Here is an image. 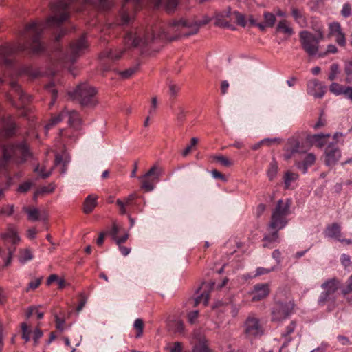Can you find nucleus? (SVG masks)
Masks as SVG:
<instances>
[{
    "label": "nucleus",
    "mask_w": 352,
    "mask_h": 352,
    "mask_svg": "<svg viewBox=\"0 0 352 352\" xmlns=\"http://www.w3.org/2000/svg\"><path fill=\"white\" fill-rule=\"evenodd\" d=\"M214 159L217 162H220L224 166L228 167L232 164V163L230 161V160L228 157L223 155L215 156L214 157Z\"/></svg>",
    "instance_id": "52"
},
{
    "label": "nucleus",
    "mask_w": 352,
    "mask_h": 352,
    "mask_svg": "<svg viewBox=\"0 0 352 352\" xmlns=\"http://www.w3.org/2000/svg\"><path fill=\"white\" fill-rule=\"evenodd\" d=\"M1 213L7 216H11L14 212V205H7L2 208Z\"/></svg>",
    "instance_id": "57"
},
{
    "label": "nucleus",
    "mask_w": 352,
    "mask_h": 352,
    "mask_svg": "<svg viewBox=\"0 0 352 352\" xmlns=\"http://www.w3.org/2000/svg\"><path fill=\"white\" fill-rule=\"evenodd\" d=\"M21 155L22 161L25 160L30 155L28 146L26 144L23 143L16 146H7L3 147V158L0 159V170L3 168L8 160L12 156Z\"/></svg>",
    "instance_id": "8"
},
{
    "label": "nucleus",
    "mask_w": 352,
    "mask_h": 352,
    "mask_svg": "<svg viewBox=\"0 0 352 352\" xmlns=\"http://www.w3.org/2000/svg\"><path fill=\"white\" fill-rule=\"evenodd\" d=\"M315 36L309 31L304 30L299 33L300 42L302 49L310 56H319V43L324 38V32L320 28L316 30Z\"/></svg>",
    "instance_id": "5"
},
{
    "label": "nucleus",
    "mask_w": 352,
    "mask_h": 352,
    "mask_svg": "<svg viewBox=\"0 0 352 352\" xmlns=\"http://www.w3.org/2000/svg\"><path fill=\"white\" fill-rule=\"evenodd\" d=\"M298 175L290 171H287L285 174L284 183L286 188H289L292 182L297 180Z\"/></svg>",
    "instance_id": "36"
},
{
    "label": "nucleus",
    "mask_w": 352,
    "mask_h": 352,
    "mask_svg": "<svg viewBox=\"0 0 352 352\" xmlns=\"http://www.w3.org/2000/svg\"><path fill=\"white\" fill-rule=\"evenodd\" d=\"M138 69L137 67L129 68L125 71L121 72V75L123 78H127L131 76Z\"/></svg>",
    "instance_id": "60"
},
{
    "label": "nucleus",
    "mask_w": 352,
    "mask_h": 352,
    "mask_svg": "<svg viewBox=\"0 0 352 352\" xmlns=\"http://www.w3.org/2000/svg\"><path fill=\"white\" fill-rule=\"evenodd\" d=\"M342 95L352 102V87L346 86Z\"/></svg>",
    "instance_id": "62"
},
{
    "label": "nucleus",
    "mask_w": 352,
    "mask_h": 352,
    "mask_svg": "<svg viewBox=\"0 0 352 352\" xmlns=\"http://www.w3.org/2000/svg\"><path fill=\"white\" fill-rule=\"evenodd\" d=\"M344 72L347 76V78L346 79V82H351L352 78H349V76H352V62H349L347 64H346L344 67Z\"/></svg>",
    "instance_id": "56"
},
{
    "label": "nucleus",
    "mask_w": 352,
    "mask_h": 352,
    "mask_svg": "<svg viewBox=\"0 0 352 352\" xmlns=\"http://www.w3.org/2000/svg\"><path fill=\"white\" fill-rule=\"evenodd\" d=\"M283 151V159L286 161L289 160L296 154L301 153L300 142L294 137L289 138L285 143Z\"/></svg>",
    "instance_id": "13"
},
{
    "label": "nucleus",
    "mask_w": 352,
    "mask_h": 352,
    "mask_svg": "<svg viewBox=\"0 0 352 352\" xmlns=\"http://www.w3.org/2000/svg\"><path fill=\"white\" fill-rule=\"evenodd\" d=\"M34 171L36 172L43 178L48 177L51 175V173H52L51 170L45 172L44 168H40V167L38 166L35 168Z\"/></svg>",
    "instance_id": "61"
},
{
    "label": "nucleus",
    "mask_w": 352,
    "mask_h": 352,
    "mask_svg": "<svg viewBox=\"0 0 352 352\" xmlns=\"http://www.w3.org/2000/svg\"><path fill=\"white\" fill-rule=\"evenodd\" d=\"M338 52V48L336 45L330 44L327 46V50L324 53L319 54V57H322L328 54H336Z\"/></svg>",
    "instance_id": "55"
},
{
    "label": "nucleus",
    "mask_w": 352,
    "mask_h": 352,
    "mask_svg": "<svg viewBox=\"0 0 352 352\" xmlns=\"http://www.w3.org/2000/svg\"><path fill=\"white\" fill-rule=\"evenodd\" d=\"M270 292V285L268 283H259L254 286L253 289L249 292L252 297V301L257 302L265 298Z\"/></svg>",
    "instance_id": "14"
},
{
    "label": "nucleus",
    "mask_w": 352,
    "mask_h": 352,
    "mask_svg": "<svg viewBox=\"0 0 352 352\" xmlns=\"http://www.w3.org/2000/svg\"><path fill=\"white\" fill-rule=\"evenodd\" d=\"M163 169L156 165L153 166L150 170L142 177H140L142 188L147 192L154 189L155 184L160 179Z\"/></svg>",
    "instance_id": "10"
},
{
    "label": "nucleus",
    "mask_w": 352,
    "mask_h": 352,
    "mask_svg": "<svg viewBox=\"0 0 352 352\" xmlns=\"http://www.w3.org/2000/svg\"><path fill=\"white\" fill-rule=\"evenodd\" d=\"M276 267H272L270 268H265L263 267H257L256 270V276L264 275L270 273L271 272H273L276 270Z\"/></svg>",
    "instance_id": "48"
},
{
    "label": "nucleus",
    "mask_w": 352,
    "mask_h": 352,
    "mask_svg": "<svg viewBox=\"0 0 352 352\" xmlns=\"http://www.w3.org/2000/svg\"><path fill=\"white\" fill-rule=\"evenodd\" d=\"M206 340L205 334L201 329H195L192 335L191 344L192 342H205Z\"/></svg>",
    "instance_id": "33"
},
{
    "label": "nucleus",
    "mask_w": 352,
    "mask_h": 352,
    "mask_svg": "<svg viewBox=\"0 0 352 352\" xmlns=\"http://www.w3.org/2000/svg\"><path fill=\"white\" fill-rule=\"evenodd\" d=\"M232 19H235L237 23L243 27L245 26L246 21L243 14L239 12H234L232 13Z\"/></svg>",
    "instance_id": "43"
},
{
    "label": "nucleus",
    "mask_w": 352,
    "mask_h": 352,
    "mask_svg": "<svg viewBox=\"0 0 352 352\" xmlns=\"http://www.w3.org/2000/svg\"><path fill=\"white\" fill-rule=\"evenodd\" d=\"M98 197L94 195H89L84 202L83 211L86 214L91 213L97 206Z\"/></svg>",
    "instance_id": "26"
},
{
    "label": "nucleus",
    "mask_w": 352,
    "mask_h": 352,
    "mask_svg": "<svg viewBox=\"0 0 352 352\" xmlns=\"http://www.w3.org/2000/svg\"><path fill=\"white\" fill-rule=\"evenodd\" d=\"M67 164V162H66V161L63 162V157L60 155H58V154L56 155L55 165L56 166L62 165V170H61L62 173H65L66 172Z\"/></svg>",
    "instance_id": "49"
},
{
    "label": "nucleus",
    "mask_w": 352,
    "mask_h": 352,
    "mask_svg": "<svg viewBox=\"0 0 352 352\" xmlns=\"http://www.w3.org/2000/svg\"><path fill=\"white\" fill-rule=\"evenodd\" d=\"M173 324L175 325L174 331L175 332H179V333L183 332V331L184 329V323L182 320H176L173 322Z\"/></svg>",
    "instance_id": "58"
},
{
    "label": "nucleus",
    "mask_w": 352,
    "mask_h": 352,
    "mask_svg": "<svg viewBox=\"0 0 352 352\" xmlns=\"http://www.w3.org/2000/svg\"><path fill=\"white\" fill-rule=\"evenodd\" d=\"M291 200L279 199L274 208L272 210L270 221L267 229L269 233L263 238L264 248L269 247L272 243L278 239V231L283 229L287 224V216L290 214Z\"/></svg>",
    "instance_id": "3"
},
{
    "label": "nucleus",
    "mask_w": 352,
    "mask_h": 352,
    "mask_svg": "<svg viewBox=\"0 0 352 352\" xmlns=\"http://www.w3.org/2000/svg\"><path fill=\"white\" fill-rule=\"evenodd\" d=\"M341 31L342 30L340 23L335 22L329 24V36H333Z\"/></svg>",
    "instance_id": "45"
},
{
    "label": "nucleus",
    "mask_w": 352,
    "mask_h": 352,
    "mask_svg": "<svg viewBox=\"0 0 352 352\" xmlns=\"http://www.w3.org/2000/svg\"><path fill=\"white\" fill-rule=\"evenodd\" d=\"M140 1L141 0H124V6L121 12V20L122 25L127 24L131 21V17L128 15V13L124 8L126 4H131V6L136 9Z\"/></svg>",
    "instance_id": "25"
},
{
    "label": "nucleus",
    "mask_w": 352,
    "mask_h": 352,
    "mask_svg": "<svg viewBox=\"0 0 352 352\" xmlns=\"http://www.w3.org/2000/svg\"><path fill=\"white\" fill-rule=\"evenodd\" d=\"M198 142V140L197 138H192L191 139V144L186 146V148L182 152V155L184 157H186L187 156L189 153L192 150V147L194 146L195 145H196V144Z\"/></svg>",
    "instance_id": "54"
},
{
    "label": "nucleus",
    "mask_w": 352,
    "mask_h": 352,
    "mask_svg": "<svg viewBox=\"0 0 352 352\" xmlns=\"http://www.w3.org/2000/svg\"><path fill=\"white\" fill-rule=\"evenodd\" d=\"M164 38L170 37L166 34H160L158 26L154 28L131 29L124 36V50L107 49L101 54V56L116 61L122 57L126 48L130 47H139L144 52H157L162 46Z\"/></svg>",
    "instance_id": "2"
},
{
    "label": "nucleus",
    "mask_w": 352,
    "mask_h": 352,
    "mask_svg": "<svg viewBox=\"0 0 352 352\" xmlns=\"http://www.w3.org/2000/svg\"><path fill=\"white\" fill-rule=\"evenodd\" d=\"M41 280H42V277L37 278L32 280L28 284V286L26 288L25 292H28L30 290H34L35 289H36L41 285Z\"/></svg>",
    "instance_id": "46"
},
{
    "label": "nucleus",
    "mask_w": 352,
    "mask_h": 352,
    "mask_svg": "<svg viewBox=\"0 0 352 352\" xmlns=\"http://www.w3.org/2000/svg\"><path fill=\"white\" fill-rule=\"evenodd\" d=\"M87 48V43L84 36L71 44L65 56L66 62L74 63Z\"/></svg>",
    "instance_id": "12"
},
{
    "label": "nucleus",
    "mask_w": 352,
    "mask_h": 352,
    "mask_svg": "<svg viewBox=\"0 0 352 352\" xmlns=\"http://www.w3.org/2000/svg\"><path fill=\"white\" fill-rule=\"evenodd\" d=\"M22 329V338L25 340V342H28L30 340V333L31 331L28 329V324L25 322L21 324Z\"/></svg>",
    "instance_id": "47"
},
{
    "label": "nucleus",
    "mask_w": 352,
    "mask_h": 352,
    "mask_svg": "<svg viewBox=\"0 0 352 352\" xmlns=\"http://www.w3.org/2000/svg\"><path fill=\"white\" fill-rule=\"evenodd\" d=\"M65 113L64 109H63L58 114L52 116L45 125V130L47 131L61 122L65 118Z\"/></svg>",
    "instance_id": "27"
},
{
    "label": "nucleus",
    "mask_w": 352,
    "mask_h": 352,
    "mask_svg": "<svg viewBox=\"0 0 352 352\" xmlns=\"http://www.w3.org/2000/svg\"><path fill=\"white\" fill-rule=\"evenodd\" d=\"M243 331L248 338L260 336L264 332L260 319L254 314H250L247 317L244 322Z\"/></svg>",
    "instance_id": "9"
},
{
    "label": "nucleus",
    "mask_w": 352,
    "mask_h": 352,
    "mask_svg": "<svg viewBox=\"0 0 352 352\" xmlns=\"http://www.w3.org/2000/svg\"><path fill=\"white\" fill-rule=\"evenodd\" d=\"M165 349L169 352H182V345L181 342H177L167 344Z\"/></svg>",
    "instance_id": "44"
},
{
    "label": "nucleus",
    "mask_w": 352,
    "mask_h": 352,
    "mask_svg": "<svg viewBox=\"0 0 352 352\" xmlns=\"http://www.w3.org/2000/svg\"><path fill=\"white\" fill-rule=\"evenodd\" d=\"M316 160V155L312 153H309L305 155L302 162H296L295 164L298 169L305 174L307 172L308 168L314 164Z\"/></svg>",
    "instance_id": "21"
},
{
    "label": "nucleus",
    "mask_w": 352,
    "mask_h": 352,
    "mask_svg": "<svg viewBox=\"0 0 352 352\" xmlns=\"http://www.w3.org/2000/svg\"><path fill=\"white\" fill-rule=\"evenodd\" d=\"M307 92L315 98H322L325 94V87L317 80H310L307 83Z\"/></svg>",
    "instance_id": "17"
},
{
    "label": "nucleus",
    "mask_w": 352,
    "mask_h": 352,
    "mask_svg": "<svg viewBox=\"0 0 352 352\" xmlns=\"http://www.w3.org/2000/svg\"><path fill=\"white\" fill-rule=\"evenodd\" d=\"M232 19V12L230 9H228L215 14L214 25L221 28H229L231 26Z\"/></svg>",
    "instance_id": "18"
},
{
    "label": "nucleus",
    "mask_w": 352,
    "mask_h": 352,
    "mask_svg": "<svg viewBox=\"0 0 352 352\" xmlns=\"http://www.w3.org/2000/svg\"><path fill=\"white\" fill-rule=\"evenodd\" d=\"M207 343V340L205 342H192V352H210Z\"/></svg>",
    "instance_id": "32"
},
{
    "label": "nucleus",
    "mask_w": 352,
    "mask_h": 352,
    "mask_svg": "<svg viewBox=\"0 0 352 352\" xmlns=\"http://www.w3.org/2000/svg\"><path fill=\"white\" fill-rule=\"evenodd\" d=\"M341 13L344 17H348L351 14V8L349 3L343 6Z\"/></svg>",
    "instance_id": "64"
},
{
    "label": "nucleus",
    "mask_w": 352,
    "mask_h": 352,
    "mask_svg": "<svg viewBox=\"0 0 352 352\" xmlns=\"http://www.w3.org/2000/svg\"><path fill=\"white\" fill-rule=\"evenodd\" d=\"M296 322L294 321L291 322L290 324L288 326H287L285 331L282 333V336L285 338L289 336L291 333L294 332V331L296 329Z\"/></svg>",
    "instance_id": "53"
},
{
    "label": "nucleus",
    "mask_w": 352,
    "mask_h": 352,
    "mask_svg": "<svg viewBox=\"0 0 352 352\" xmlns=\"http://www.w3.org/2000/svg\"><path fill=\"white\" fill-rule=\"evenodd\" d=\"M209 297V292H203L195 300V305L196 306L200 303H203L205 306H206L208 305Z\"/></svg>",
    "instance_id": "42"
},
{
    "label": "nucleus",
    "mask_w": 352,
    "mask_h": 352,
    "mask_svg": "<svg viewBox=\"0 0 352 352\" xmlns=\"http://www.w3.org/2000/svg\"><path fill=\"white\" fill-rule=\"evenodd\" d=\"M96 94V89L86 83L80 85L76 90V97L82 106L86 107H94L97 104Z\"/></svg>",
    "instance_id": "7"
},
{
    "label": "nucleus",
    "mask_w": 352,
    "mask_h": 352,
    "mask_svg": "<svg viewBox=\"0 0 352 352\" xmlns=\"http://www.w3.org/2000/svg\"><path fill=\"white\" fill-rule=\"evenodd\" d=\"M120 228L118 225L114 223L109 233L113 240L116 241L117 238L118 237V235L120 232Z\"/></svg>",
    "instance_id": "59"
},
{
    "label": "nucleus",
    "mask_w": 352,
    "mask_h": 352,
    "mask_svg": "<svg viewBox=\"0 0 352 352\" xmlns=\"http://www.w3.org/2000/svg\"><path fill=\"white\" fill-rule=\"evenodd\" d=\"M64 112L66 113L65 118H67V122L70 128L76 131L79 130L82 124V120L79 113L74 110H69L67 108L64 109Z\"/></svg>",
    "instance_id": "16"
},
{
    "label": "nucleus",
    "mask_w": 352,
    "mask_h": 352,
    "mask_svg": "<svg viewBox=\"0 0 352 352\" xmlns=\"http://www.w3.org/2000/svg\"><path fill=\"white\" fill-rule=\"evenodd\" d=\"M294 304L292 301L276 302L272 309V320L279 322L287 318L292 312Z\"/></svg>",
    "instance_id": "11"
},
{
    "label": "nucleus",
    "mask_w": 352,
    "mask_h": 352,
    "mask_svg": "<svg viewBox=\"0 0 352 352\" xmlns=\"http://www.w3.org/2000/svg\"><path fill=\"white\" fill-rule=\"evenodd\" d=\"M341 157L340 151L338 148L329 145L325 151V163L327 166L335 165Z\"/></svg>",
    "instance_id": "19"
},
{
    "label": "nucleus",
    "mask_w": 352,
    "mask_h": 352,
    "mask_svg": "<svg viewBox=\"0 0 352 352\" xmlns=\"http://www.w3.org/2000/svg\"><path fill=\"white\" fill-rule=\"evenodd\" d=\"M340 282L336 278L326 280L322 285V292L318 296V303L320 306H324L329 301L335 300V294L338 290Z\"/></svg>",
    "instance_id": "6"
},
{
    "label": "nucleus",
    "mask_w": 352,
    "mask_h": 352,
    "mask_svg": "<svg viewBox=\"0 0 352 352\" xmlns=\"http://www.w3.org/2000/svg\"><path fill=\"white\" fill-rule=\"evenodd\" d=\"M339 72V65L337 63L332 64L330 67V73L328 77L329 80L333 81L337 78Z\"/></svg>",
    "instance_id": "41"
},
{
    "label": "nucleus",
    "mask_w": 352,
    "mask_h": 352,
    "mask_svg": "<svg viewBox=\"0 0 352 352\" xmlns=\"http://www.w3.org/2000/svg\"><path fill=\"white\" fill-rule=\"evenodd\" d=\"M33 255L29 249L22 250L20 252L19 261L21 263H25L28 261L32 259Z\"/></svg>",
    "instance_id": "39"
},
{
    "label": "nucleus",
    "mask_w": 352,
    "mask_h": 352,
    "mask_svg": "<svg viewBox=\"0 0 352 352\" xmlns=\"http://www.w3.org/2000/svg\"><path fill=\"white\" fill-rule=\"evenodd\" d=\"M325 235L331 239H340L341 237L340 226L337 223L328 226L325 230Z\"/></svg>",
    "instance_id": "23"
},
{
    "label": "nucleus",
    "mask_w": 352,
    "mask_h": 352,
    "mask_svg": "<svg viewBox=\"0 0 352 352\" xmlns=\"http://www.w3.org/2000/svg\"><path fill=\"white\" fill-rule=\"evenodd\" d=\"M276 30L278 32H282L289 36L293 34V29L289 26L288 22L286 20L280 21L276 26Z\"/></svg>",
    "instance_id": "31"
},
{
    "label": "nucleus",
    "mask_w": 352,
    "mask_h": 352,
    "mask_svg": "<svg viewBox=\"0 0 352 352\" xmlns=\"http://www.w3.org/2000/svg\"><path fill=\"white\" fill-rule=\"evenodd\" d=\"M333 36L336 37V41L340 46H345L346 43V38L342 31L335 34Z\"/></svg>",
    "instance_id": "50"
},
{
    "label": "nucleus",
    "mask_w": 352,
    "mask_h": 352,
    "mask_svg": "<svg viewBox=\"0 0 352 352\" xmlns=\"http://www.w3.org/2000/svg\"><path fill=\"white\" fill-rule=\"evenodd\" d=\"M1 238L6 243H11L12 245L16 244L20 241L17 231L12 226H9L6 231L1 234Z\"/></svg>",
    "instance_id": "20"
},
{
    "label": "nucleus",
    "mask_w": 352,
    "mask_h": 352,
    "mask_svg": "<svg viewBox=\"0 0 352 352\" xmlns=\"http://www.w3.org/2000/svg\"><path fill=\"white\" fill-rule=\"evenodd\" d=\"M291 14L295 22L298 23L300 27L306 28L307 26V20L302 9H299L296 7H292Z\"/></svg>",
    "instance_id": "22"
},
{
    "label": "nucleus",
    "mask_w": 352,
    "mask_h": 352,
    "mask_svg": "<svg viewBox=\"0 0 352 352\" xmlns=\"http://www.w3.org/2000/svg\"><path fill=\"white\" fill-rule=\"evenodd\" d=\"M10 87L15 92L16 96H17L20 100L22 101H25V100H28V97L23 94V91L20 88V86L16 82H11Z\"/></svg>",
    "instance_id": "34"
},
{
    "label": "nucleus",
    "mask_w": 352,
    "mask_h": 352,
    "mask_svg": "<svg viewBox=\"0 0 352 352\" xmlns=\"http://www.w3.org/2000/svg\"><path fill=\"white\" fill-rule=\"evenodd\" d=\"M157 6H163L168 11H173L177 6L179 0H152Z\"/></svg>",
    "instance_id": "28"
},
{
    "label": "nucleus",
    "mask_w": 352,
    "mask_h": 352,
    "mask_svg": "<svg viewBox=\"0 0 352 352\" xmlns=\"http://www.w3.org/2000/svg\"><path fill=\"white\" fill-rule=\"evenodd\" d=\"M265 25L273 27L276 22L275 14L271 12H265L263 14Z\"/></svg>",
    "instance_id": "38"
},
{
    "label": "nucleus",
    "mask_w": 352,
    "mask_h": 352,
    "mask_svg": "<svg viewBox=\"0 0 352 352\" xmlns=\"http://www.w3.org/2000/svg\"><path fill=\"white\" fill-rule=\"evenodd\" d=\"M133 328L136 331L135 338H139L142 337L144 328V321L141 318H137L134 321Z\"/></svg>",
    "instance_id": "35"
},
{
    "label": "nucleus",
    "mask_w": 352,
    "mask_h": 352,
    "mask_svg": "<svg viewBox=\"0 0 352 352\" xmlns=\"http://www.w3.org/2000/svg\"><path fill=\"white\" fill-rule=\"evenodd\" d=\"M211 21V18L208 16H204L200 21H189L184 19H173L169 21L166 29L158 26L160 34H166L170 38H164V41H173L180 36H189L197 34L199 28L208 24Z\"/></svg>",
    "instance_id": "4"
},
{
    "label": "nucleus",
    "mask_w": 352,
    "mask_h": 352,
    "mask_svg": "<svg viewBox=\"0 0 352 352\" xmlns=\"http://www.w3.org/2000/svg\"><path fill=\"white\" fill-rule=\"evenodd\" d=\"M23 210L28 214V219L30 221H36L44 219L45 217L43 216L38 209L36 208L23 207Z\"/></svg>",
    "instance_id": "24"
},
{
    "label": "nucleus",
    "mask_w": 352,
    "mask_h": 352,
    "mask_svg": "<svg viewBox=\"0 0 352 352\" xmlns=\"http://www.w3.org/2000/svg\"><path fill=\"white\" fill-rule=\"evenodd\" d=\"M16 129V124L13 118L9 116L4 118L2 121V124L0 129L1 135L5 138H8L13 135Z\"/></svg>",
    "instance_id": "15"
},
{
    "label": "nucleus",
    "mask_w": 352,
    "mask_h": 352,
    "mask_svg": "<svg viewBox=\"0 0 352 352\" xmlns=\"http://www.w3.org/2000/svg\"><path fill=\"white\" fill-rule=\"evenodd\" d=\"M55 189V185L54 184H50L48 186H42L38 188L34 194V199H36L39 196L45 194H50L54 192Z\"/></svg>",
    "instance_id": "30"
},
{
    "label": "nucleus",
    "mask_w": 352,
    "mask_h": 352,
    "mask_svg": "<svg viewBox=\"0 0 352 352\" xmlns=\"http://www.w3.org/2000/svg\"><path fill=\"white\" fill-rule=\"evenodd\" d=\"M331 136L329 133L324 134V133H320V134H316L311 136V141L316 144V146L318 148L323 147L327 142L325 140V138H328Z\"/></svg>",
    "instance_id": "29"
},
{
    "label": "nucleus",
    "mask_w": 352,
    "mask_h": 352,
    "mask_svg": "<svg viewBox=\"0 0 352 352\" xmlns=\"http://www.w3.org/2000/svg\"><path fill=\"white\" fill-rule=\"evenodd\" d=\"M54 83H50V84L47 85V86L46 87L49 90V91L51 93V95H52V101L50 103V106L54 105V104L56 101V96H57V91H56V90H55L54 89Z\"/></svg>",
    "instance_id": "51"
},
{
    "label": "nucleus",
    "mask_w": 352,
    "mask_h": 352,
    "mask_svg": "<svg viewBox=\"0 0 352 352\" xmlns=\"http://www.w3.org/2000/svg\"><path fill=\"white\" fill-rule=\"evenodd\" d=\"M198 316H199L198 311L196 310V311L190 312L188 314V319L189 322H190L191 324L195 323L196 320L197 319Z\"/></svg>",
    "instance_id": "63"
},
{
    "label": "nucleus",
    "mask_w": 352,
    "mask_h": 352,
    "mask_svg": "<svg viewBox=\"0 0 352 352\" xmlns=\"http://www.w3.org/2000/svg\"><path fill=\"white\" fill-rule=\"evenodd\" d=\"M346 86L341 85L337 82H332L329 86V90L331 92L336 96L342 95Z\"/></svg>",
    "instance_id": "37"
},
{
    "label": "nucleus",
    "mask_w": 352,
    "mask_h": 352,
    "mask_svg": "<svg viewBox=\"0 0 352 352\" xmlns=\"http://www.w3.org/2000/svg\"><path fill=\"white\" fill-rule=\"evenodd\" d=\"M278 171V164L276 161L270 163L269 169L267 170V176L270 180H272L276 175Z\"/></svg>",
    "instance_id": "40"
},
{
    "label": "nucleus",
    "mask_w": 352,
    "mask_h": 352,
    "mask_svg": "<svg viewBox=\"0 0 352 352\" xmlns=\"http://www.w3.org/2000/svg\"><path fill=\"white\" fill-rule=\"evenodd\" d=\"M69 3L60 0L52 6L53 15L48 18L45 24L32 22L26 25L21 33V40L17 45H5L0 47V60L5 64L10 61L8 58L17 51H23L30 49L33 52L38 53L43 50L44 47L40 42V36L45 26H58L65 21L69 15L67 8Z\"/></svg>",
    "instance_id": "1"
}]
</instances>
